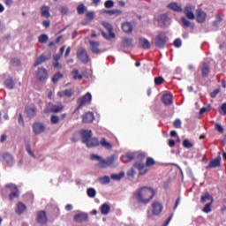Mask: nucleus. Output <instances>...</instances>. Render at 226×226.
I'll list each match as a JSON object with an SVG mask.
<instances>
[{"label":"nucleus","instance_id":"nucleus-35","mask_svg":"<svg viewBox=\"0 0 226 226\" xmlns=\"http://www.w3.org/2000/svg\"><path fill=\"white\" fill-rule=\"evenodd\" d=\"M202 77H207L209 75V65L204 64L201 67Z\"/></svg>","mask_w":226,"mask_h":226},{"label":"nucleus","instance_id":"nucleus-46","mask_svg":"<svg viewBox=\"0 0 226 226\" xmlns=\"http://www.w3.org/2000/svg\"><path fill=\"white\" fill-rule=\"evenodd\" d=\"M26 149L28 154L32 156V158H36V155H34V152H33V150L31 149V145L27 144L26 146Z\"/></svg>","mask_w":226,"mask_h":226},{"label":"nucleus","instance_id":"nucleus-11","mask_svg":"<svg viewBox=\"0 0 226 226\" xmlns=\"http://www.w3.org/2000/svg\"><path fill=\"white\" fill-rule=\"evenodd\" d=\"M193 10H195V7L192 5H187L185 9V15L190 20L195 19V14L193 13Z\"/></svg>","mask_w":226,"mask_h":226},{"label":"nucleus","instance_id":"nucleus-25","mask_svg":"<svg viewBox=\"0 0 226 226\" xmlns=\"http://www.w3.org/2000/svg\"><path fill=\"white\" fill-rule=\"evenodd\" d=\"M162 100L164 105H172V94H165L164 95H162Z\"/></svg>","mask_w":226,"mask_h":226},{"label":"nucleus","instance_id":"nucleus-52","mask_svg":"<svg viewBox=\"0 0 226 226\" xmlns=\"http://www.w3.org/2000/svg\"><path fill=\"white\" fill-rule=\"evenodd\" d=\"M213 203H208V204H207L204 207H203V213H207V214H208V213H211V205H212Z\"/></svg>","mask_w":226,"mask_h":226},{"label":"nucleus","instance_id":"nucleus-23","mask_svg":"<svg viewBox=\"0 0 226 226\" xmlns=\"http://www.w3.org/2000/svg\"><path fill=\"white\" fill-rule=\"evenodd\" d=\"M135 169H138V170L139 171V174H146V172H147V168H146V166L144 165V162H137L134 165Z\"/></svg>","mask_w":226,"mask_h":226},{"label":"nucleus","instance_id":"nucleus-57","mask_svg":"<svg viewBox=\"0 0 226 226\" xmlns=\"http://www.w3.org/2000/svg\"><path fill=\"white\" fill-rule=\"evenodd\" d=\"M181 124H182V123H181V120H180V119H176V120L174 121V126H175V128H181Z\"/></svg>","mask_w":226,"mask_h":226},{"label":"nucleus","instance_id":"nucleus-38","mask_svg":"<svg viewBox=\"0 0 226 226\" xmlns=\"http://www.w3.org/2000/svg\"><path fill=\"white\" fill-rule=\"evenodd\" d=\"M201 202L213 203V197L209 193H206V195L201 197Z\"/></svg>","mask_w":226,"mask_h":226},{"label":"nucleus","instance_id":"nucleus-4","mask_svg":"<svg viewBox=\"0 0 226 226\" xmlns=\"http://www.w3.org/2000/svg\"><path fill=\"white\" fill-rule=\"evenodd\" d=\"M6 190H9L11 192L10 199L11 200H13V199H17L19 197V188L15 184H7L5 185Z\"/></svg>","mask_w":226,"mask_h":226},{"label":"nucleus","instance_id":"nucleus-41","mask_svg":"<svg viewBox=\"0 0 226 226\" xmlns=\"http://www.w3.org/2000/svg\"><path fill=\"white\" fill-rule=\"evenodd\" d=\"M132 160H133L132 154H127L122 156V162H124V163H126L128 162H132Z\"/></svg>","mask_w":226,"mask_h":226},{"label":"nucleus","instance_id":"nucleus-26","mask_svg":"<svg viewBox=\"0 0 226 226\" xmlns=\"http://www.w3.org/2000/svg\"><path fill=\"white\" fill-rule=\"evenodd\" d=\"M26 209H27V207H26V204L22 202H19L16 207V213L18 215H22V213H24Z\"/></svg>","mask_w":226,"mask_h":226},{"label":"nucleus","instance_id":"nucleus-32","mask_svg":"<svg viewBox=\"0 0 226 226\" xmlns=\"http://www.w3.org/2000/svg\"><path fill=\"white\" fill-rule=\"evenodd\" d=\"M26 112L28 117H34L36 116V109L33 107H27Z\"/></svg>","mask_w":226,"mask_h":226},{"label":"nucleus","instance_id":"nucleus-31","mask_svg":"<svg viewBox=\"0 0 226 226\" xmlns=\"http://www.w3.org/2000/svg\"><path fill=\"white\" fill-rule=\"evenodd\" d=\"M64 109V106H63V104H56V105H53L51 107V112H55V113H57V112H63Z\"/></svg>","mask_w":226,"mask_h":226},{"label":"nucleus","instance_id":"nucleus-43","mask_svg":"<svg viewBox=\"0 0 226 226\" xmlns=\"http://www.w3.org/2000/svg\"><path fill=\"white\" fill-rule=\"evenodd\" d=\"M132 41L130 38H124L123 39V45L124 47H132Z\"/></svg>","mask_w":226,"mask_h":226},{"label":"nucleus","instance_id":"nucleus-18","mask_svg":"<svg viewBox=\"0 0 226 226\" xmlns=\"http://www.w3.org/2000/svg\"><path fill=\"white\" fill-rule=\"evenodd\" d=\"M90 49L93 54H100V42L90 41Z\"/></svg>","mask_w":226,"mask_h":226},{"label":"nucleus","instance_id":"nucleus-50","mask_svg":"<svg viewBox=\"0 0 226 226\" xmlns=\"http://www.w3.org/2000/svg\"><path fill=\"white\" fill-rule=\"evenodd\" d=\"M69 8L68 6H61L60 7V13H62V15H68V11H69Z\"/></svg>","mask_w":226,"mask_h":226},{"label":"nucleus","instance_id":"nucleus-30","mask_svg":"<svg viewBox=\"0 0 226 226\" xmlns=\"http://www.w3.org/2000/svg\"><path fill=\"white\" fill-rule=\"evenodd\" d=\"M45 61H49V58L45 56H41L35 60L34 66H40V64H41V63H45Z\"/></svg>","mask_w":226,"mask_h":226},{"label":"nucleus","instance_id":"nucleus-36","mask_svg":"<svg viewBox=\"0 0 226 226\" xmlns=\"http://www.w3.org/2000/svg\"><path fill=\"white\" fill-rule=\"evenodd\" d=\"M124 177V172L111 175V179H113L114 181H121V179H123Z\"/></svg>","mask_w":226,"mask_h":226},{"label":"nucleus","instance_id":"nucleus-15","mask_svg":"<svg viewBox=\"0 0 226 226\" xmlns=\"http://www.w3.org/2000/svg\"><path fill=\"white\" fill-rule=\"evenodd\" d=\"M122 31L126 34H130V33L133 32V25L128 21L122 23Z\"/></svg>","mask_w":226,"mask_h":226},{"label":"nucleus","instance_id":"nucleus-63","mask_svg":"<svg viewBox=\"0 0 226 226\" xmlns=\"http://www.w3.org/2000/svg\"><path fill=\"white\" fill-rule=\"evenodd\" d=\"M64 94H65V96H72L73 92L72 90H65L64 91Z\"/></svg>","mask_w":226,"mask_h":226},{"label":"nucleus","instance_id":"nucleus-29","mask_svg":"<svg viewBox=\"0 0 226 226\" xmlns=\"http://www.w3.org/2000/svg\"><path fill=\"white\" fill-rule=\"evenodd\" d=\"M102 215H109L110 213V205L104 203L101 207Z\"/></svg>","mask_w":226,"mask_h":226},{"label":"nucleus","instance_id":"nucleus-19","mask_svg":"<svg viewBox=\"0 0 226 226\" xmlns=\"http://www.w3.org/2000/svg\"><path fill=\"white\" fill-rule=\"evenodd\" d=\"M83 123H93L94 121V114L93 112H87L82 117Z\"/></svg>","mask_w":226,"mask_h":226},{"label":"nucleus","instance_id":"nucleus-21","mask_svg":"<svg viewBox=\"0 0 226 226\" xmlns=\"http://www.w3.org/2000/svg\"><path fill=\"white\" fill-rule=\"evenodd\" d=\"M222 165V157H217L210 162L208 169H216V167H221Z\"/></svg>","mask_w":226,"mask_h":226},{"label":"nucleus","instance_id":"nucleus-5","mask_svg":"<svg viewBox=\"0 0 226 226\" xmlns=\"http://www.w3.org/2000/svg\"><path fill=\"white\" fill-rule=\"evenodd\" d=\"M91 160H96L99 162L98 167L100 169H107V167H109V162L107 160H103L100 155L93 154H91Z\"/></svg>","mask_w":226,"mask_h":226},{"label":"nucleus","instance_id":"nucleus-44","mask_svg":"<svg viewBox=\"0 0 226 226\" xmlns=\"http://www.w3.org/2000/svg\"><path fill=\"white\" fill-rule=\"evenodd\" d=\"M49 41V36L47 34H41L39 36V42L40 43H47Z\"/></svg>","mask_w":226,"mask_h":226},{"label":"nucleus","instance_id":"nucleus-47","mask_svg":"<svg viewBox=\"0 0 226 226\" xmlns=\"http://www.w3.org/2000/svg\"><path fill=\"white\" fill-rule=\"evenodd\" d=\"M77 10H78V13L79 15H82V14H84V11H86V5L85 4H79L78 6Z\"/></svg>","mask_w":226,"mask_h":226},{"label":"nucleus","instance_id":"nucleus-1","mask_svg":"<svg viewBox=\"0 0 226 226\" xmlns=\"http://www.w3.org/2000/svg\"><path fill=\"white\" fill-rule=\"evenodd\" d=\"M154 193V189L152 187H140L134 192V199L141 204H149V201L153 200Z\"/></svg>","mask_w":226,"mask_h":226},{"label":"nucleus","instance_id":"nucleus-51","mask_svg":"<svg viewBox=\"0 0 226 226\" xmlns=\"http://www.w3.org/2000/svg\"><path fill=\"white\" fill-rule=\"evenodd\" d=\"M104 6H105V8H114V1H112V0H107V1L104 3Z\"/></svg>","mask_w":226,"mask_h":226},{"label":"nucleus","instance_id":"nucleus-24","mask_svg":"<svg viewBox=\"0 0 226 226\" xmlns=\"http://www.w3.org/2000/svg\"><path fill=\"white\" fill-rule=\"evenodd\" d=\"M41 15L44 19H49L50 17V8L49 6H42L41 9Z\"/></svg>","mask_w":226,"mask_h":226},{"label":"nucleus","instance_id":"nucleus-17","mask_svg":"<svg viewBox=\"0 0 226 226\" xmlns=\"http://www.w3.org/2000/svg\"><path fill=\"white\" fill-rule=\"evenodd\" d=\"M37 222L41 224H45L47 223V222H49V220L47 219V214L45 213V211H40L37 214Z\"/></svg>","mask_w":226,"mask_h":226},{"label":"nucleus","instance_id":"nucleus-8","mask_svg":"<svg viewBox=\"0 0 226 226\" xmlns=\"http://www.w3.org/2000/svg\"><path fill=\"white\" fill-rule=\"evenodd\" d=\"M47 77H49V74L47 72V69L41 67L36 72V79H38L41 81L46 80Z\"/></svg>","mask_w":226,"mask_h":226},{"label":"nucleus","instance_id":"nucleus-3","mask_svg":"<svg viewBox=\"0 0 226 226\" xmlns=\"http://www.w3.org/2000/svg\"><path fill=\"white\" fill-rule=\"evenodd\" d=\"M32 130L34 135H41L47 131V125L43 122H34L32 124Z\"/></svg>","mask_w":226,"mask_h":226},{"label":"nucleus","instance_id":"nucleus-54","mask_svg":"<svg viewBox=\"0 0 226 226\" xmlns=\"http://www.w3.org/2000/svg\"><path fill=\"white\" fill-rule=\"evenodd\" d=\"M173 45L175 47H177V49H179V47H181V45H183V42L181 41L180 39H177L175 40V41L173 42Z\"/></svg>","mask_w":226,"mask_h":226},{"label":"nucleus","instance_id":"nucleus-37","mask_svg":"<svg viewBox=\"0 0 226 226\" xmlns=\"http://www.w3.org/2000/svg\"><path fill=\"white\" fill-rule=\"evenodd\" d=\"M72 78L78 80H82L83 79V75L82 74H79V70L75 69L72 71Z\"/></svg>","mask_w":226,"mask_h":226},{"label":"nucleus","instance_id":"nucleus-39","mask_svg":"<svg viewBox=\"0 0 226 226\" xmlns=\"http://www.w3.org/2000/svg\"><path fill=\"white\" fill-rule=\"evenodd\" d=\"M102 13H105L106 15H121L123 11L119 10H112V11H102Z\"/></svg>","mask_w":226,"mask_h":226},{"label":"nucleus","instance_id":"nucleus-45","mask_svg":"<svg viewBox=\"0 0 226 226\" xmlns=\"http://www.w3.org/2000/svg\"><path fill=\"white\" fill-rule=\"evenodd\" d=\"M155 163H156V162L154 161V159H153L151 157H148L147 159V162H146L147 167H153V165H154Z\"/></svg>","mask_w":226,"mask_h":226},{"label":"nucleus","instance_id":"nucleus-59","mask_svg":"<svg viewBox=\"0 0 226 226\" xmlns=\"http://www.w3.org/2000/svg\"><path fill=\"white\" fill-rule=\"evenodd\" d=\"M183 146H184V147L190 148V147H192V143L190 141H188V139H185Z\"/></svg>","mask_w":226,"mask_h":226},{"label":"nucleus","instance_id":"nucleus-7","mask_svg":"<svg viewBox=\"0 0 226 226\" xmlns=\"http://www.w3.org/2000/svg\"><path fill=\"white\" fill-rule=\"evenodd\" d=\"M78 58L79 61H82V63H89V56L84 49H79L78 50Z\"/></svg>","mask_w":226,"mask_h":226},{"label":"nucleus","instance_id":"nucleus-61","mask_svg":"<svg viewBox=\"0 0 226 226\" xmlns=\"http://www.w3.org/2000/svg\"><path fill=\"white\" fill-rule=\"evenodd\" d=\"M219 93L220 89H215L214 92L211 93V98H216Z\"/></svg>","mask_w":226,"mask_h":226},{"label":"nucleus","instance_id":"nucleus-2","mask_svg":"<svg viewBox=\"0 0 226 226\" xmlns=\"http://www.w3.org/2000/svg\"><path fill=\"white\" fill-rule=\"evenodd\" d=\"M168 41L169 36L165 32L159 33L154 38V45L157 46L158 49H163Z\"/></svg>","mask_w":226,"mask_h":226},{"label":"nucleus","instance_id":"nucleus-53","mask_svg":"<svg viewBox=\"0 0 226 226\" xmlns=\"http://www.w3.org/2000/svg\"><path fill=\"white\" fill-rule=\"evenodd\" d=\"M163 78L162 77H158L154 79V84L155 86H161V84H163Z\"/></svg>","mask_w":226,"mask_h":226},{"label":"nucleus","instance_id":"nucleus-42","mask_svg":"<svg viewBox=\"0 0 226 226\" xmlns=\"http://www.w3.org/2000/svg\"><path fill=\"white\" fill-rule=\"evenodd\" d=\"M169 8L170 10H173V11H182V9L179 5H177V4H169Z\"/></svg>","mask_w":226,"mask_h":226},{"label":"nucleus","instance_id":"nucleus-12","mask_svg":"<svg viewBox=\"0 0 226 226\" xmlns=\"http://www.w3.org/2000/svg\"><path fill=\"white\" fill-rule=\"evenodd\" d=\"M162 211H163V206H162V203L155 201L152 204L153 215H158Z\"/></svg>","mask_w":226,"mask_h":226},{"label":"nucleus","instance_id":"nucleus-16","mask_svg":"<svg viewBox=\"0 0 226 226\" xmlns=\"http://www.w3.org/2000/svg\"><path fill=\"white\" fill-rule=\"evenodd\" d=\"M102 26L103 27H105V29H107V31L109 32V38H116V34H114V32H112V30L114 29L112 27V25H110V23L103 21L102 22Z\"/></svg>","mask_w":226,"mask_h":226},{"label":"nucleus","instance_id":"nucleus-62","mask_svg":"<svg viewBox=\"0 0 226 226\" xmlns=\"http://www.w3.org/2000/svg\"><path fill=\"white\" fill-rule=\"evenodd\" d=\"M19 124L21 126H24V117H22V114H19Z\"/></svg>","mask_w":226,"mask_h":226},{"label":"nucleus","instance_id":"nucleus-56","mask_svg":"<svg viewBox=\"0 0 226 226\" xmlns=\"http://www.w3.org/2000/svg\"><path fill=\"white\" fill-rule=\"evenodd\" d=\"M87 19H88V20H93V19H94V11H88L87 13Z\"/></svg>","mask_w":226,"mask_h":226},{"label":"nucleus","instance_id":"nucleus-22","mask_svg":"<svg viewBox=\"0 0 226 226\" xmlns=\"http://www.w3.org/2000/svg\"><path fill=\"white\" fill-rule=\"evenodd\" d=\"M89 216L86 213H79L74 215L75 222H87Z\"/></svg>","mask_w":226,"mask_h":226},{"label":"nucleus","instance_id":"nucleus-34","mask_svg":"<svg viewBox=\"0 0 226 226\" xmlns=\"http://www.w3.org/2000/svg\"><path fill=\"white\" fill-rule=\"evenodd\" d=\"M87 193L90 199H94V197H96V189L90 187L87 190Z\"/></svg>","mask_w":226,"mask_h":226},{"label":"nucleus","instance_id":"nucleus-9","mask_svg":"<svg viewBox=\"0 0 226 226\" xmlns=\"http://www.w3.org/2000/svg\"><path fill=\"white\" fill-rule=\"evenodd\" d=\"M207 18V14L202 11L201 9H197L196 11V20L200 24H202V22L206 21V19Z\"/></svg>","mask_w":226,"mask_h":226},{"label":"nucleus","instance_id":"nucleus-33","mask_svg":"<svg viewBox=\"0 0 226 226\" xmlns=\"http://www.w3.org/2000/svg\"><path fill=\"white\" fill-rule=\"evenodd\" d=\"M99 183L101 185H109L110 183V177L104 176L98 178Z\"/></svg>","mask_w":226,"mask_h":226},{"label":"nucleus","instance_id":"nucleus-28","mask_svg":"<svg viewBox=\"0 0 226 226\" xmlns=\"http://www.w3.org/2000/svg\"><path fill=\"white\" fill-rule=\"evenodd\" d=\"M139 45H141V47L143 49H150L151 48V42L149 41H147V39H145V38L139 39Z\"/></svg>","mask_w":226,"mask_h":226},{"label":"nucleus","instance_id":"nucleus-49","mask_svg":"<svg viewBox=\"0 0 226 226\" xmlns=\"http://www.w3.org/2000/svg\"><path fill=\"white\" fill-rule=\"evenodd\" d=\"M59 79H63V74H61V72H56V73L54 75L52 80H53V82L56 84V82H57V81L59 80Z\"/></svg>","mask_w":226,"mask_h":226},{"label":"nucleus","instance_id":"nucleus-10","mask_svg":"<svg viewBox=\"0 0 226 226\" xmlns=\"http://www.w3.org/2000/svg\"><path fill=\"white\" fill-rule=\"evenodd\" d=\"M80 135L82 137V142L86 144L93 137V132L91 130H81Z\"/></svg>","mask_w":226,"mask_h":226},{"label":"nucleus","instance_id":"nucleus-13","mask_svg":"<svg viewBox=\"0 0 226 226\" xmlns=\"http://www.w3.org/2000/svg\"><path fill=\"white\" fill-rule=\"evenodd\" d=\"M0 162H5L7 165L11 167L13 165V156L10 154H4L0 155Z\"/></svg>","mask_w":226,"mask_h":226},{"label":"nucleus","instance_id":"nucleus-55","mask_svg":"<svg viewBox=\"0 0 226 226\" xmlns=\"http://www.w3.org/2000/svg\"><path fill=\"white\" fill-rule=\"evenodd\" d=\"M182 23L184 27H190V21L186 18H182Z\"/></svg>","mask_w":226,"mask_h":226},{"label":"nucleus","instance_id":"nucleus-64","mask_svg":"<svg viewBox=\"0 0 226 226\" xmlns=\"http://www.w3.org/2000/svg\"><path fill=\"white\" fill-rule=\"evenodd\" d=\"M61 56H63V55L56 54L53 56V58L55 61H59V59H61Z\"/></svg>","mask_w":226,"mask_h":226},{"label":"nucleus","instance_id":"nucleus-20","mask_svg":"<svg viewBox=\"0 0 226 226\" xmlns=\"http://www.w3.org/2000/svg\"><path fill=\"white\" fill-rule=\"evenodd\" d=\"M85 144L87 147H96L100 146V140L97 138H90Z\"/></svg>","mask_w":226,"mask_h":226},{"label":"nucleus","instance_id":"nucleus-58","mask_svg":"<svg viewBox=\"0 0 226 226\" xmlns=\"http://www.w3.org/2000/svg\"><path fill=\"white\" fill-rule=\"evenodd\" d=\"M215 130H217V132H220V133H223V126H222V124H215Z\"/></svg>","mask_w":226,"mask_h":226},{"label":"nucleus","instance_id":"nucleus-48","mask_svg":"<svg viewBox=\"0 0 226 226\" xmlns=\"http://www.w3.org/2000/svg\"><path fill=\"white\" fill-rule=\"evenodd\" d=\"M50 122L52 123V124H57V123H59V117H57V115H52Z\"/></svg>","mask_w":226,"mask_h":226},{"label":"nucleus","instance_id":"nucleus-60","mask_svg":"<svg viewBox=\"0 0 226 226\" xmlns=\"http://www.w3.org/2000/svg\"><path fill=\"white\" fill-rule=\"evenodd\" d=\"M220 114H226V102L221 106Z\"/></svg>","mask_w":226,"mask_h":226},{"label":"nucleus","instance_id":"nucleus-14","mask_svg":"<svg viewBox=\"0 0 226 226\" xmlns=\"http://www.w3.org/2000/svg\"><path fill=\"white\" fill-rule=\"evenodd\" d=\"M99 146H102L104 149L107 151H112V143L109 142L105 138H102L101 140L99 141Z\"/></svg>","mask_w":226,"mask_h":226},{"label":"nucleus","instance_id":"nucleus-6","mask_svg":"<svg viewBox=\"0 0 226 226\" xmlns=\"http://www.w3.org/2000/svg\"><path fill=\"white\" fill-rule=\"evenodd\" d=\"M91 100H93V95H91V93H87L86 95L78 100V103L79 107H83V105L91 103Z\"/></svg>","mask_w":226,"mask_h":226},{"label":"nucleus","instance_id":"nucleus-27","mask_svg":"<svg viewBox=\"0 0 226 226\" xmlns=\"http://www.w3.org/2000/svg\"><path fill=\"white\" fill-rule=\"evenodd\" d=\"M4 86L7 89H13V87H15V81L13 80V78H8L4 81Z\"/></svg>","mask_w":226,"mask_h":226},{"label":"nucleus","instance_id":"nucleus-40","mask_svg":"<svg viewBox=\"0 0 226 226\" xmlns=\"http://www.w3.org/2000/svg\"><path fill=\"white\" fill-rule=\"evenodd\" d=\"M116 160H117V155L116 154H113L107 159L108 164L109 165V167H112V165L116 163Z\"/></svg>","mask_w":226,"mask_h":226}]
</instances>
